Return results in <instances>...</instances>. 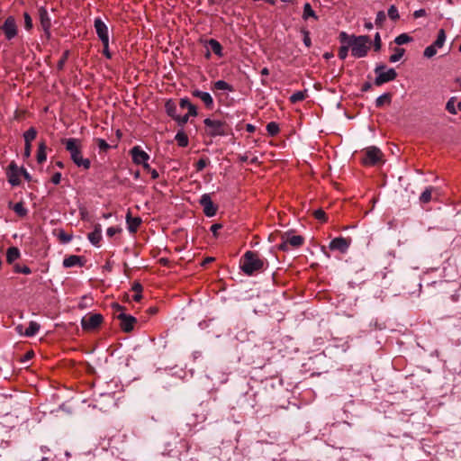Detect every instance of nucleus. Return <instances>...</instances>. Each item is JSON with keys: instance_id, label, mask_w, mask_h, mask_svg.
Returning a JSON list of instances; mask_svg holds the SVG:
<instances>
[{"instance_id": "f257e3e1", "label": "nucleus", "mask_w": 461, "mask_h": 461, "mask_svg": "<svg viewBox=\"0 0 461 461\" xmlns=\"http://www.w3.org/2000/svg\"><path fill=\"white\" fill-rule=\"evenodd\" d=\"M339 41L341 43H348L351 49V55L357 59L366 57L371 45V40L369 36L348 35L345 32H340Z\"/></svg>"}, {"instance_id": "f03ea898", "label": "nucleus", "mask_w": 461, "mask_h": 461, "mask_svg": "<svg viewBox=\"0 0 461 461\" xmlns=\"http://www.w3.org/2000/svg\"><path fill=\"white\" fill-rule=\"evenodd\" d=\"M62 144L65 145V149L70 154V158L73 163L84 170H87L91 167V161L89 158H85L82 154L81 140L76 138H69L62 140Z\"/></svg>"}, {"instance_id": "7ed1b4c3", "label": "nucleus", "mask_w": 461, "mask_h": 461, "mask_svg": "<svg viewBox=\"0 0 461 461\" xmlns=\"http://www.w3.org/2000/svg\"><path fill=\"white\" fill-rule=\"evenodd\" d=\"M240 267L246 275L252 276L254 273L263 269L264 261L258 253L249 250L242 256Z\"/></svg>"}, {"instance_id": "20e7f679", "label": "nucleus", "mask_w": 461, "mask_h": 461, "mask_svg": "<svg viewBox=\"0 0 461 461\" xmlns=\"http://www.w3.org/2000/svg\"><path fill=\"white\" fill-rule=\"evenodd\" d=\"M203 123L206 134L212 138L227 136L231 132V128L225 121L206 118L204 119Z\"/></svg>"}, {"instance_id": "39448f33", "label": "nucleus", "mask_w": 461, "mask_h": 461, "mask_svg": "<svg viewBox=\"0 0 461 461\" xmlns=\"http://www.w3.org/2000/svg\"><path fill=\"white\" fill-rule=\"evenodd\" d=\"M374 71L376 75L374 84L377 86L393 81L397 77V72L394 68L386 69V66L383 64L376 65Z\"/></svg>"}, {"instance_id": "423d86ee", "label": "nucleus", "mask_w": 461, "mask_h": 461, "mask_svg": "<svg viewBox=\"0 0 461 461\" xmlns=\"http://www.w3.org/2000/svg\"><path fill=\"white\" fill-rule=\"evenodd\" d=\"M113 309L115 310L116 318L120 321V327L124 332H131L134 329L137 319L131 315L123 312L124 307L114 303Z\"/></svg>"}, {"instance_id": "0eeeda50", "label": "nucleus", "mask_w": 461, "mask_h": 461, "mask_svg": "<svg viewBox=\"0 0 461 461\" xmlns=\"http://www.w3.org/2000/svg\"><path fill=\"white\" fill-rule=\"evenodd\" d=\"M364 157L361 162L365 166H375L383 161L384 154L381 149L375 146H370L363 150Z\"/></svg>"}, {"instance_id": "6e6552de", "label": "nucleus", "mask_w": 461, "mask_h": 461, "mask_svg": "<svg viewBox=\"0 0 461 461\" xmlns=\"http://www.w3.org/2000/svg\"><path fill=\"white\" fill-rule=\"evenodd\" d=\"M282 243L279 245V249L283 251H287L289 246L294 249L300 248L304 242V239L300 235H291L285 232L282 235Z\"/></svg>"}, {"instance_id": "1a4fd4ad", "label": "nucleus", "mask_w": 461, "mask_h": 461, "mask_svg": "<svg viewBox=\"0 0 461 461\" xmlns=\"http://www.w3.org/2000/svg\"><path fill=\"white\" fill-rule=\"evenodd\" d=\"M104 317L100 313H90L84 316L81 320L82 329L91 331L97 329L103 322Z\"/></svg>"}, {"instance_id": "9d476101", "label": "nucleus", "mask_w": 461, "mask_h": 461, "mask_svg": "<svg viewBox=\"0 0 461 461\" xmlns=\"http://www.w3.org/2000/svg\"><path fill=\"white\" fill-rule=\"evenodd\" d=\"M0 30L5 34L7 41H11L15 38L18 34V27L15 18L14 16H8L0 26Z\"/></svg>"}, {"instance_id": "9b49d317", "label": "nucleus", "mask_w": 461, "mask_h": 461, "mask_svg": "<svg viewBox=\"0 0 461 461\" xmlns=\"http://www.w3.org/2000/svg\"><path fill=\"white\" fill-rule=\"evenodd\" d=\"M199 203L203 207V213L207 217H213L216 215L218 206L212 201L210 194H203L199 200Z\"/></svg>"}, {"instance_id": "f8f14e48", "label": "nucleus", "mask_w": 461, "mask_h": 461, "mask_svg": "<svg viewBox=\"0 0 461 461\" xmlns=\"http://www.w3.org/2000/svg\"><path fill=\"white\" fill-rule=\"evenodd\" d=\"M39 20L41 28L43 29L47 37L50 36L51 19L49 15L47 9L44 6H41L38 9Z\"/></svg>"}, {"instance_id": "ddd939ff", "label": "nucleus", "mask_w": 461, "mask_h": 461, "mask_svg": "<svg viewBox=\"0 0 461 461\" xmlns=\"http://www.w3.org/2000/svg\"><path fill=\"white\" fill-rule=\"evenodd\" d=\"M351 243L350 239L338 237L333 239L329 245L330 250H338L341 253L347 252Z\"/></svg>"}, {"instance_id": "4468645a", "label": "nucleus", "mask_w": 461, "mask_h": 461, "mask_svg": "<svg viewBox=\"0 0 461 461\" xmlns=\"http://www.w3.org/2000/svg\"><path fill=\"white\" fill-rule=\"evenodd\" d=\"M134 164L140 165L145 161H149V155L144 151L140 146H134L130 150Z\"/></svg>"}, {"instance_id": "2eb2a0df", "label": "nucleus", "mask_w": 461, "mask_h": 461, "mask_svg": "<svg viewBox=\"0 0 461 461\" xmlns=\"http://www.w3.org/2000/svg\"><path fill=\"white\" fill-rule=\"evenodd\" d=\"M8 182L13 186H17L21 184L20 180V168L15 162H11L7 168Z\"/></svg>"}, {"instance_id": "dca6fc26", "label": "nucleus", "mask_w": 461, "mask_h": 461, "mask_svg": "<svg viewBox=\"0 0 461 461\" xmlns=\"http://www.w3.org/2000/svg\"><path fill=\"white\" fill-rule=\"evenodd\" d=\"M94 27L101 41H109L108 27L100 17L95 19Z\"/></svg>"}, {"instance_id": "f3484780", "label": "nucleus", "mask_w": 461, "mask_h": 461, "mask_svg": "<svg viewBox=\"0 0 461 461\" xmlns=\"http://www.w3.org/2000/svg\"><path fill=\"white\" fill-rule=\"evenodd\" d=\"M193 96L199 98L205 105L206 108L212 109L213 107V99L208 92H203L195 89L192 92Z\"/></svg>"}, {"instance_id": "a211bd4d", "label": "nucleus", "mask_w": 461, "mask_h": 461, "mask_svg": "<svg viewBox=\"0 0 461 461\" xmlns=\"http://www.w3.org/2000/svg\"><path fill=\"white\" fill-rule=\"evenodd\" d=\"M126 222L128 230L131 233H135L141 224L142 221L140 217H132L131 212L126 214Z\"/></svg>"}, {"instance_id": "6ab92c4d", "label": "nucleus", "mask_w": 461, "mask_h": 461, "mask_svg": "<svg viewBox=\"0 0 461 461\" xmlns=\"http://www.w3.org/2000/svg\"><path fill=\"white\" fill-rule=\"evenodd\" d=\"M87 238L93 245L99 247V243L102 240V228L99 223L95 225L94 230L88 233Z\"/></svg>"}, {"instance_id": "aec40b11", "label": "nucleus", "mask_w": 461, "mask_h": 461, "mask_svg": "<svg viewBox=\"0 0 461 461\" xmlns=\"http://www.w3.org/2000/svg\"><path fill=\"white\" fill-rule=\"evenodd\" d=\"M84 258L77 255H71L63 260V267L66 268L75 266H84Z\"/></svg>"}, {"instance_id": "412c9836", "label": "nucleus", "mask_w": 461, "mask_h": 461, "mask_svg": "<svg viewBox=\"0 0 461 461\" xmlns=\"http://www.w3.org/2000/svg\"><path fill=\"white\" fill-rule=\"evenodd\" d=\"M46 149H47L46 141L42 140L39 143L37 156H36V159L39 164H42L43 162L46 161V159H47Z\"/></svg>"}, {"instance_id": "4be33fe9", "label": "nucleus", "mask_w": 461, "mask_h": 461, "mask_svg": "<svg viewBox=\"0 0 461 461\" xmlns=\"http://www.w3.org/2000/svg\"><path fill=\"white\" fill-rule=\"evenodd\" d=\"M179 105L182 109H187L188 110V113L190 115L192 116H197L198 113H197V109H196V106L194 105L188 98H181L180 99V102H179Z\"/></svg>"}, {"instance_id": "5701e85b", "label": "nucleus", "mask_w": 461, "mask_h": 461, "mask_svg": "<svg viewBox=\"0 0 461 461\" xmlns=\"http://www.w3.org/2000/svg\"><path fill=\"white\" fill-rule=\"evenodd\" d=\"M165 111L167 114L173 120L178 115L176 104L172 99H169L166 102Z\"/></svg>"}, {"instance_id": "b1692460", "label": "nucleus", "mask_w": 461, "mask_h": 461, "mask_svg": "<svg viewBox=\"0 0 461 461\" xmlns=\"http://www.w3.org/2000/svg\"><path fill=\"white\" fill-rule=\"evenodd\" d=\"M21 256L20 250L16 247H10L6 251V261L9 264H13Z\"/></svg>"}, {"instance_id": "393cba45", "label": "nucleus", "mask_w": 461, "mask_h": 461, "mask_svg": "<svg viewBox=\"0 0 461 461\" xmlns=\"http://www.w3.org/2000/svg\"><path fill=\"white\" fill-rule=\"evenodd\" d=\"M9 207L20 217H25L28 214V210L24 207L23 202H18L14 204L10 202Z\"/></svg>"}, {"instance_id": "a878e982", "label": "nucleus", "mask_w": 461, "mask_h": 461, "mask_svg": "<svg viewBox=\"0 0 461 461\" xmlns=\"http://www.w3.org/2000/svg\"><path fill=\"white\" fill-rule=\"evenodd\" d=\"M207 45L215 55H217L220 58L223 56L222 47L217 40L210 39L207 41Z\"/></svg>"}, {"instance_id": "bb28decb", "label": "nucleus", "mask_w": 461, "mask_h": 461, "mask_svg": "<svg viewBox=\"0 0 461 461\" xmlns=\"http://www.w3.org/2000/svg\"><path fill=\"white\" fill-rule=\"evenodd\" d=\"M212 90H222L228 92H233L234 87L224 80H218L213 83Z\"/></svg>"}, {"instance_id": "cd10ccee", "label": "nucleus", "mask_w": 461, "mask_h": 461, "mask_svg": "<svg viewBox=\"0 0 461 461\" xmlns=\"http://www.w3.org/2000/svg\"><path fill=\"white\" fill-rule=\"evenodd\" d=\"M40 330V324L36 321H31L29 326L26 328L25 331L23 333L25 337H32L36 335V333Z\"/></svg>"}, {"instance_id": "c85d7f7f", "label": "nucleus", "mask_w": 461, "mask_h": 461, "mask_svg": "<svg viewBox=\"0 0 461 461\" xmlns=\"http://www.w3.org/2000/svg\"><path fill=\"white\" fill-rule=\"evenodd\" d=\"M392 101V95L390 93H384L378 96L375 100V106L381 108L384 104H390Z\"/></svg>"}, {"instance_id": "c756f323", "label": "nucleus", "mask_w": 461, "mask_h": 461, "mask_svg": "<svg viewBox=\"0 0 461 461\" xmlns=\"http://www.w3.org/2000/svg\"><path fill=\"white\" fill-rule=\"evenodd\" d=\"M37 137V131L34 127L29 128L24 133H23V139L25 144H32V141L35 140Z\"/></svg>"}, {"instance_id": "7c9ffc66", "label": "nucleus", "mask_w": 461, "mask_h": 461, "mask_svg": "<svg viewBox=\"0 0 461 461\" xmlns=\"http://www.w3.org/2000/svg\"><path fill=\"white\" fill-rule=\"evenodd\" d=\"M405 50L402 48L395 47L393 50V54H392L389 58V61L392 63L398 62L404 55Z\"/></svg>"}, {"instance_id": "2f4dec72", "label": "nucleus", "mask_w": 461, "mask_h": 461, "mask_svg": "<svg viewBox=\"0 0 461 461\" xmlns=\"http://www.w3.org/2000/svg\"><path fill=\"white\" fill-rule=\"evenodd\" d=\"M307 96V91H297L294 92L289 98L292 104H296L298 102L303 101Z\"/></svg>"}, {"instance_id": "473e14b6", "label": "nucleus", "mask_w": 461, "mask_h": 461, "mask_svg": "<svg viewBox=\"0 0 461 461\" xmlns=\"http://www.w3.org/2000/svg\"><path fill=\"white\" fill-rule=\"evenodd\" d=\"M175 140H176L179 147H186L188 145V137L184 131H178L176 134Z\"/></svg>"}, {"instance_id": "72a5a7b5", "label": "nucleus", "mask_w": 461, "mask_h": 461, "mask_svg": "<svg viewBox=\"0 0 461 461\" xmlns=\"http://www.w3.org/2000/svg\"><path fill=\"white\" fill-rule=\"evenodd\" d=\"M309 17H312L315 20H318V16L316 15L315 12L312 8V5L309 3H305L303 5V18L306 20Z\"/></svg>"}, {"instance_id": "f704fd0d", "label": "nucleus", "mask_w": 461, "mask_h": 461, "mask_svg": "<svg viewBox=\"0 0 461 461\" xmlns=\"http://www.w3.org/2000/svg\"><path fill=\"white\" fill-rule=\"evenodd\" d=\"M446 41V32L444 29H440L438 32V37L436 41L432 43L434 46H436L438 49H440L443 47L444 43Z\"/></svg>"}, {"instance_id": "c9c22d12", "label": "nucleus", "mask_w": 461, "mask_h": 461, "mask_svg": "<svg viewBox=\"0 0 461 461\" xmlns=\"http://www.w3.org/2000/svg\"><path fill=\"white\" fill-rule=\"evenodd\" d=\"M433 187H427L420 194V201L422 203H428L431 201Z\"/></svg>"}, {"instance_id": "e433bc0d", "label": "nucleus", "mask_w": 461, "mask_h": 461, "mask_svg": "<svg viewBox=\"0 0 461 461\" xmlns=\"http://www.w3.org/2000/svg\"><path fill=\"white\" fill-rule=\"evenodd\" d=\"M132 291L135 292V294L133 295V300L135 302H140L142 298V285L138 282L134 283L132 285Z\"/></svg>"}, {"instance_id": "4c0bfd02", "label": "nucleus", "mask_w": 461, "mask_h": 461, "mask_svg": "<svg viewBox=\"0 0 461 461\" xmlns=\"http://www.w3.org/2000/svg\"><path fill=\"white\" fill-rule=\"evenodd\" d=\"M412 41V38L411 36H409L407 33H402L400 35H398L395 39H394V42L397 44V45H403V44H406V43H409Z\"/></svg>"}, {"instance_id": "58836bf2", "label": "nucleus", "mask_w": 461, "mask_h": 461, "mask_svg": "<svg viewBox=\"0 0 461 461\" xmlns=\"http://www.w3.org/2000/svg\"><path fill=\"white\" fill-rule=\"evenodd\" d=\"M279 125L275 122L267 124V131L270 136H276L279 132Z\"/></svg>"}, {"instance_id": "ea45409f", "label": "nucleus", "mask_w": 461, "mask_h": 461, "mask_svg": "<svg viewBox=\"0 0 461 461\" xmlns=\"http://www.w3.org/2000/svg\"><path fill=\"white\" fill-rule=\"evenodd\" d=\"M343 45L339 47L338 56L340 59L344 60L348 57V49L350 45L348 43H342Z\"/></svg>"}, {"instance_id": "a19ab883", "label": "nucleus", "mask_w": 461, "mask_h": 461, "mask_svg": "<svg viewBox=\"0 0 461 461\" xmlns=\"http://www.w3.org/2000/svg\"><path fill=\"white\" fill-rule=\"evenodd\" d=\"M437 47L433 44L428 46L423 52V55L425 58L430 59L434 57L437 54Z\"/></svg>"}, {"instance_id": "79ce46f5", "label": "nucleus", "mask_w": 461, "mask_h": 461, "mask_svg": "<svg viewBox=\"0 0 461 461\" xmlns=\"http://www.w3.org/2000/svg\"><path fill=\"white\" fill-rule=\"evenodd\" d=\"M388 16L393 21H397L400 18L398 9L395 5H391L388 9Z\"/></svg>"}, {"instance_id": "37998d69", "label": "nucleus", "mask_w": 461, "mask_h": 461, "mask_svg": "<svg viewBox=\"0 0 461 461\" xmlns=\"http://www.w3.org/2000/svg\"><path fill=\"white\" fill-rule=\"evenodd\" d=\"M313 216L316 220L321 221V222H326L328 218H327V215L325 213V212L322 210V209H318V210H315L313 212Z\"/></svg>"}, {"instance_id": "c03bdc74", "label": "nucleus", "mask_w": 461, "mask_h": 461, "mask_svg": "<svg viewBox=\"0 0 461 461\" xmlns=\"http://www.w3.org/2000/svg\"><path fill=\"white\" fill-rule=\"evenodd\" d=\"M95 142H96L98 149L101 151L106 152L111 148V146L104 139L98 138L95 140Z\"/></svg>"}, {"instance_id": "a18cd8bd", "label": "nucleus", "mask_w": 461, "mask_h": 461, "mask_svg": "<svg viewBox=\"0 0 461 461\" xmlns=\"http://www.w3.org/2000/svg\"><path fill=\"white\" fill-rule=\"evenodd\" d=\"M446 109L451 114H456L457 113V111H456V106H455V97H451L447 101V103L446 104Z\"/></svg>"}, {"instance_id": "49530a36", "label": "nucleus", "mask_w": 461, "mask_h": 461, "mask_svg": "<svg viewBox=\"0 0 461 461\" xmlns=\"http://www.w3.org/2000/svg\"><path fill=\"white\" fill-rule=\"evenodd\" d=\"M303 38V43L304 45L307 47V48H310L312 46V40H311V37H310V32L306 29H303L301 31Z\"/></svg>"}, {"instance_id": "de8ad7c7", "label": "nucleus", "mask_w": 461, "mask_h": 461, "mask_svg": "<svg viewBox=\"0 0 461 461\" xmlns=\"http://www.w3.org/2000/svg\"><path fill=\"white\" fill-rule=\"evenodd\" d=\"M209 164V159L206 158H200L196 164L195 168L197 171H202L203 168H205Z\"/></svg>"}, {"instance_id": "09e8293b", "label": "nucleus", "mask_w": 461, "mask_h": 461, "mask_svg": "<svg viewBox=\"0 0 461 461\" xmlns=\"http://www.w3.org/2000/svg\"><path fill=\"white\" fill-rule=\"evenodd\" d=\"M190 116L191 115L189 113H186L183 116L177 115L174 120L177 122L179 126L183 127L185 124L187 123Z\"/></svg>"}, {"instance_id": "8fccbe9b", "label": "nucleus", "mask_w": 461, "mask_h": 461, "mask_svg": "<svg viewBox=\"0 0 461 461\" xmlns=\"http://www.w3.org/2000/svg\"><path fill=\"white\" fill-rule=\"evenodd\" d=\"M23 18H24V27L27 31H30L32 29V19L31 17V15L28 14V13H24L23 14Z\"/></svg>"}, {"instance_id": "3c124183", "label": "nucleus", "mask_w": 461, "mask_h": 461, "mask_svg": "<svg viewBox=\"0 0 461 461\" xmlns=\"http://www.w3.org/2000/svg\"><path fill=\"white\" fill-rule=\"evenodd\" d=\"M14 272L15 273H22L23 275H29V274L32 273V270L27 266L21 267L20 265H15L14 266Z\"/></svg>"}, {"instance_id": "603ef678", "label": "nucleus", "mask_w": 461, "mask_h": 461, "mask_svg": "<svg viewBox=\"0 0 461 461\" xmlns=\"http://www.w3.org/2000/svg\"><path fill=\"white\" fill-rule=\"evenodd\" d=\"M385 19H386L385 13L384 11H379L376 14L375 24L377 26H382L384 22L385 21Z\"/></svg>"}, {"instance_id": "864d4df0", "label": "nucleus", "mask_w": 461, "mask_h": 461, "mask_svg": "<svg viewBox=\"0 0 461 461\" xmlns=\"http://www.w3.org/2000/svg\"><path fill=\"white\" fill-rule=\"evenodd\" d=\"M102 44H103V54L105 58L107 59H112V54L109 50V41H102Z\"/></svg>"}, {"instance_id": "5fc2aeb1", "label": "nucleus", "mask_w": 461, "mask_h": 461, "mask_svg": "<svg viewBox=\"0 0 461 461\" xmlns=\"http://www.w3.org/2000/svg\"><path fill=\"white\" fill-rule=\"evenodd\" d=\"M68 53H69L68 50H66L63 53L61 59L59 60V62H58V68L59 69H62L63 68L64 64H65V62L67 61V59L68 58Z\"/></svg>"}, {"instance_id": "6e6d98bb", "label": "nucleus", "mask_w": 461, "mask_h": 461, "mask_svg": "<svg viewBox=\"0 0 461 461\" xmlns=\"http://www.w3.org/2000/svg\"><path fill=\"white\" fill-rule=\"evenodd\" d=\"M374 46L375 51H378L381 49V37L379 32H376L375 35Z\"/></svg>"}, {"instance_id": "4d7b16f0", "label": "nucleus", "mask_w": 461, "mask_h": 461, "mask_svg": "<svg viewBox=\"0 0 461 461\" xmlns=\"http://www.w3.org/2000/svg\"><path fill=\"white\" fill-rule=\"evenodd\" d=\"M121 231V229L119 228H116V227H109L106 230V234L108 237H113L114 236L116 233L120 232Z\"/></svg>"}, {"instance_id": "13d9d810", "label": "nucleus", "mask_w": 461, "mask_h": 461, "mask_svg": "<svg viewBox=\"0 0 461 461\" xmlns=\"http://www.w3.org/2000/svg\"><path fill=\"white\" fill-rule=\"evenodd\" d=\"M222 228V225L221 223H214L211 226V231L212 232L213 236L216 238L218 234V230Z\"/></svg>"}, {"instance_id": "bf43d9fd", "label": "nucleus", "mask_w": 461, "mask_h": 461, "mask_svg": "<svg viewBox=\"0 0 461 461\" xmlns=\"http://www.w3.org/2000/svg\"><path fill=\"white\" fill-rule=\"evenodd\" d=\"M61 181V173L59 172H56L55 174H53V176H51V182L54 184V185H59Z\"/></svg>"}, {"instance_id": "052dcab7", "label": "nucleus", "mask_w": 461, "mask_h": 461, "mask_svg": "<svg viewBox=\"0 0 461 461\" xmlns=\"http://www.w3.org/2000/svg\"><path fill=\"white\" fill-rule=\"evenodd\" d=\"M59 240L64 243H68L72 240V235H68L64 232H61L59 234Z\"/></svg>"}, {"instance_id": "680f3d73", "label": "nucleus", "mask_w": 461, "mask_h": 461, "mask_svg": "<svg viewBox=\"0 0 461 461\" xmlns=\"http://www.w3.org/2000/svg\"><path fill=\"white\" fill-rule=\"evenodd\" d=\"M20 175H23V176L24 177L25 180L27 181H31L32 180V176L30 175V173L23 167H21L20 168Z\"/></svg>"}, {"instance_id": "e2e57ef3", "label": "nucleus", "mask_w": 461, "mask_h": 461, "mask_svg": "<svg viewBox=\"0 0 461 461\" xmlns=\"http://www.w3.org/2000/svg\"><path fill=\"white\" fill-rule=\"evenodd\" d=\"M426 15V11L425 9H419V10H416L414 13H413V16L414 18H420V17H423Z\"/></svg>"}, {"instance_id": "0e129e2a", "label": "nucleus", "mask_w": 461, "mask_h": 461, "mask_svg": "<svg viewBox=\"0 0 461 461\" xmlns=\"http://www.w3.org/2000/svg\"><path fill=\"white\" fill-rule=\"evenodd\" d=\"M32 152V144H25L24 147V157L29 158Z\"/></svg>"}, {"instance_id": "69168bd1", "label": "nucleus", "mask_w": 461, "mask_h": 461, "mask_svg": "<svg viewBox=\"0 0 461 461\" xmlns=\"http://www.w3.org/2000/svg\"><path fill=\"white\" fill-rule=\"evenodd\" d=\"M373 85L372 83L370 82H365L363 85H362V87H361V90L363 92H367L369 91L371 88H372Z\"/></svg>"}, {"instance_id": "338daca9", "label": "nucleus", "mask_w": 461, "mask_h": 461, "mask_svg": "<svg viewBox=\"0 0 461 461\" xmlns=\"http://www.w3.org/2000/svg\"><path fill=\"white\" fill-rule=\"evenodd\" d=\"M149 174L152 179H157L159 176L158 172L153 168L149 171Z\"/></svg>"}, {"instance_id": "774afa93", "label": "nucleus", "mask_w": 461, "mask_h": 461, "mask_svg": "<svg viewBox=\"0 0 461 461\" xmlns=\"http://www.w3.org/2000/svg\"><path fill=\"white\" fill-rule=\"evenodd\" d=\"M255 130H256V127H255L254 125H252V124H250V123H248V124L246 125V131H247L248 132L252 133V132H254V131H255Z\"/></svg>"}]
</instances>
